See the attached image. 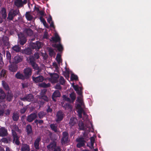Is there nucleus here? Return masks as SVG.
I'll list each match as a JSON object with an SVG mask.
<instances>
[{
    "mask_svg": "<svg viewBox=\"0 0 151 151\" xmlns=\"http://www.w3.org/2000/svg\"><path fill=\"white\" fill-rule=\"evenodd\" d=\"M77 101H78L80 103H81V105H83V102L82 101V100L80 99L79 97H78L77 98Z\"/></svg>",
    "mask_w": 151,
    "mask_h": 151,
    "instance_id": "nucleus-64",
    "label": "nucleus"
},
{
    "mask_svg": "<svg viewBox=\"0 0 151 151\" xmlns=\"http://www.w3.org/2000/svg\"><path fill=\"white\" fill-rule=\"evenodd\" d=\"M7 134V130L4 127H1L0 128V136L5 137Z\"/></svg>",
    "mask_w": 151,
    "mask_h": 151,
    "instance_id": "nucleus-17",
    "label": "nucleus"
},
{
    "mask_svg": "<svg viewBox=\"0 0 151 151\" xmlns=\"http://www.w3.org/2000/svg\"><path fill=\"white\" fill-rule=\"evenodd\" d=\"M61 149L59 146H57L53 151H61Z\"/></svg>",
    "mask_w": 151,
    "mask_h": 151,
    "instance_id": "nucleus-60",
    "label": "nucleus"
},
{
    "mask_svg": "<svg viewBox=\"0 0 151 151\" xmlns=\"http://www.w3.org/2000/svg\"><path fill=\"white\" fill-rule=\"evenodd\" d=\"M36 65L32 68L35 70H37V74H39V73L41 71L42 69L41 68H40L38 66L37 64Z\"/></svg>",
    "mask_w": 151,
    "mask_h": 151,
    "instance_id": "nucleus-37",
    "label": "nucleus"
},
{
    "mask_svg": "<svg viewBox=\"0 0 151 151\" xmlns=\"http://www.w3.org/2000/svg\"><path fill=\"white\" fill-rule=\"evenodd\" d=\"M26 41L27 39L26 38L24 37H22L19 38L18 42L20 45H23L26 43Z\"/></svg>",
    "mask_w": 151,
    "mask_h": 151,
    "instance_id": "nucleus-31",
    "label": "nucleus"
},
{
    "mask_svg": "<svg viewBox=\"0 0 151 151\" xmlns=\"http://www.w3.org/2000/svg\"><path fill=\"white\" fill-rule=\"evenodd\" d=\"M43 43L37 41L35 43L32 42L30 43V46L32 49L38 50L43 46Z\"/></svg>",
    "mask_w": 151,
    "mask_h": 151,
    "instance_id": "nucleus-5",
    "label": "nucleus"
},
{
    "mask_svg": "<svg viewBox=\"0 0 151 151\" xmlns=\"http://www.w3.org/2000/svg\"><path fill=\"white\" fill-rule=\"evenodd\" d=\"M77 121V120L76 118L74 117H71L69 122L70 126L72 127L76 124Z\"/></svg>",
    "mask_w": 151,
    "mask_h": 151,
    "instance_id": "nucleus-20",
    "label": "nucleus"
},
{
    "mask_svg": "<svg viewBox=\"0 0 151 151\" xmlns=\"http://www.w3.org/2000/svg\"><path fill=\"white\" fill-rule=\"evenodd\" d=\"M21 150V151H30V147L29 145L27 144H22Z\"/></svg>",
    "mask_w": 151,
    "mask_h": 151,
    "instance_id": "nucleus-22",
    "label": "nucleus"
},
{
    "mask_svg": "<svg viewBox=\"0 0 151 151\" xmlns=\"http://www.w3.org/2000/svg\"><path fill=\"white\" fill-rule=\"evenodd\" d=\"M22 57L20 55H17L14 58V62L15 63H18L22 62Z\"/></svg>",
    "mask_w": 151,
    "mask_h": 151,
    "instance_id": "nucleus-25",
    "label": "nucleus"
},
{
    "mask_svg": "<svg viewBox=\"0 0 151 151\" xmlns=\"http://www.w3.org/2000/svg\"><path fill=\"white\" fill-rule=\"evenodd\" d=\"M69 141V134L66 131H64L62 132V137L60 139V142L62 145L68 143Z\"/></svg>",
    "mask_w": 151,
    "mask_h": 151,
    "instance_id": "nucleus-2",
    "label": "nucleus"
},
{
    "mask_svg": "<svg viewBox=\"0 0 151 151\" xmlns=\"http://www.w3.org/2000/svg\"><path fill=\"white\" fill-rule=\"evenodd\" d=\"M61 57V55L59 54V53H58L56 57V60L59 64L62 61Z\"/></svg>",
    "mask_w": 151,
    "mask_h": 151,
    "instance_id": "nucleus-46",
    "label": "nucleus"
},
{
    "mask_svg": "<svg viewBox=\"0 0 151 151\" xmlns=\"http://www.w3.org/2000/svg\"><path fill=\"white\" fill-rule=\"evenodd\" d=\"M12 136L13 137V142L17 145H19L20 142L19 140V137L17 136V132L13 130H12Z\"/></svg>",
    "mask_w": 151,
    "mask_h": 151,
    "instance_id": "nucleus-7",
    "label": "nucleus"
},
{
    "mask_svg": "<svg viewBox=\"0 0 151 151\" xmlns=\"http://www.w3.org/2000/svg\"><path fill=\"white\" fill-rule=\"evenodd\" d=\"M25 17L29 21H31L33 18V17L30 14L29 12H26Z\"/></svg>",
    "mask_w": 151,
    "mask_h": 151,
    "instance_id": "nucleus-30",
    "label": "nucleus"
},
{
    "mask_svg": "<svg viewBox=\"0 0 151 151\" xmlns=\"http://www.w3.org/2000/svg\"><path fill=\"white\" fill-rule=\"evenodd\" d=\"M60 93L59 91L58 90H55L53 93L52 96V99L53 101H56V98L60 97Z\"/></svg>",
    "mask_w": 151,
    "mask_h": 151,
    "instance_id": "nucleus-15",
    "label": "nucleus"
},
{
    "mask_svg": "<svg viewBox=\"0 0 151 151\" xmlns=\"http://www.w3.org/2000/svg\"><path fill=\"white\" fill-rule=\"evenodd\" d=\"M18 15L19 16V17H18L17 19L15 20V21L18 22H22L23 20V18L22 17L21 13H20V15Z\"/></svg>",
    "mask_w": 151,
    "mask_h": 151,
    "instance_id": "nucleus-49",
    "label": "nucleus"
},
{
    "mask_svg": "<svg viewBox=\"0 0 151 151\" xmlns=\"http://www.w3.org/2000/svg\"><path fill=\"white\" fill-rule=\"evenodd\" d=\"M2 85L4 88L7 91H9V88L8 85L4 81H2Z\"/></svg>",
    "mask_w": 151,
    "mask_h": 151,
    "instance_id": "nucleus-45",
    "label": "nucleus"
},
{
    "mask_svg": "<svg viewBox=\"0 0 151 151\" xmlns=\"http://www.w3.org/2000/svg\"><path fill=\"white\" fill-rule=\"evenodd\" d=\"M41 140V138L39 137H37L35 141L34 146L35 149L37 150H38L40 149L39 143Z\"/></svg>",
    "mask_w": 151,
    "mask_h": 151,
    "instance_id": "nucleus-16",
    "label": "nucleus"
},
{
    "mask_svg": "<svg viewBox=\"0 0 151 151\" xmlns=\"http://www.w3.org/2000/svg\"><path fill=\"white\" fill-rule=\"evenodd\" d=\"M37 117V115L36 113H31L27 116V120L29 122H31Z\"/></svg>",
    "mask_w": 151,
    "mask_h": 151,
    "instance_id": "nucleus-11",
    "label": "nucleus"
},
{
    "mask_svg": "<svg viewBox=\"0 0 151 151\" xmlns=\"http://www.w3.org/2000/svg\"><path fill=\"white\" fill-rule=\"evenodd\" d=\"M23 73L26 79H28L32 74V69L29 67L26 68L23 70Z\"/></svg>",
    "mask_w": 151,
    "mask_h": 151,
    "instance_id": "nucleus-6",
    "label": "nucleus"
},
{
    "mask_svg": "<svg viewBox=\"0 0 151 151\" xmlns=\"http://www.w3.org/2000/svg\"><path fill=\"white\" fill-rule=\"evenodd\" d=\"M45 12L43 10H40L39 12L38 13V14H39L40 15L42 16L44 15Z\"/></svg>",
    "mask_w": 151,
    "mask_h": 151,
    "instance_id": "nucleus-62",
    "label": "nucleus"
},
{
    "mask_svg": "<svg viewBox=\"0 0 151 151\" xmlns=\"http://www.w3.org/2000/svg\"><path fill=\"white\" fill-rule=\"evenodd\" d=\"M12 50L16 52H19L21 50V47L18 45H15L12 48Z\"/></svg>",
    "mask_w": 151,
    "mask_h": 151,
    "instance_id": "nucleus-34",
    "label": "nucleus"
},
{
    "mask_svg": "<svg viewBox=\"0 0 151 151\" xmlns=\"http://www.w3.org/2000/svg\"><path fill=\"white\" fill-rule=\"evenodd\" d=\"M50 76V80L52 83H56L58 82V79L59 78V76L58 74L55 73L51 74Z\"/></svg>",
    "mask_w": 151,
    "mask_h": 151,
    "instance_id": "nucleus-9",
    "label": "nucleus"
},
{
    "mask_svg": "<svg viewBox=\"0 0 151 151\" xmlns=\"http://www.w3.org/2000/svg\"><path fill=\"white\" fill-rule=\"evenodd\" d=\"M63 107L65 108V109L71 110L72 109V106L71 105L68 103H65L62 105Z\"/></svg>",
    "mask_w": 151,
    "mask_h": 151,
    "instance_id": "nucleus-36",
    "label": "nucleus"
},
{
    "mask_svg": "<svg viewBox=\"0 0 151 151\" xmlns=\"http://www.w3.org/2000/svg\"><path fill=\"white\" fill-rule=\"evenodd\" d=\"M6 98V94L4 91L1 89L0 88V102L2 101L1 100L4 99Z\"/></svg>",
    "mask_w": 151,
    "mask_h": 151,
    "instance_id": "nucleus-29",
    "label": "nucleus"
},
{
    "mask_svg": "<svg viewBox=\"0 0 151 151\" xmlns=\"http://www.w3.org/2000/svg\"><path fill=\"white\" fill-rule=\"evenodd\" d=\"M57 147L56 142L53 141L50 142V144L47 146V147L50 151H52L54 150Z\"/></svg>",
    "mask_w": 151,
    "mask_h": 151,
    "instance_id": "nucleus-12",
    "label": "nucleus"
},
{
    "mask_svg": "<svg viewBox=\"0 0 151 151\" xmlns=\"http://www.w3.org/2000/svg\"><path fill=\"white\" fill-rule=\"evenodd\" d=\"M27 3V0H14V4L18 8L23 6Z\"/></svg>",
    "mask_w": 151,
    "mask_h": 151,
    "instance_id": "nucleus-8",
    "label": "nucleus"
},
{
    "mask_svg": "<svg viewBox=\"0 0 151 151\" xmlns=\"http://www.w3.org/2000/svg\"><path fill=\"white\" fill-rule=\"evenodd\" d=\"M19 114L18 112H14L13 113L12 118L14 121L17 122L19 120Z\"/></svg>",
    "mask_w": 151,
    "mask_h": 151,
    "instance_id": "nucleus-27",
    "label": "nucleus"
},
{
    "mask_svg": "<svg viewBox=\"0 0 151 151\" xmlns=\"http://www.w3.org/2000/svg\"><path fill=\"white\" fill-rule=\"evenodd\" d=\"M34 57L35 60L38 59L39 58V55L38 53H35L34 55Z\"/></svg>",
    "mask_w": 151,
    "mask_h": 151,
    "instance_id": "nucleus-53",
    "label": "nucleus"
},
{
    "mask_svg": "<svg viewBox=\"0 0 151 151\" xmlns=\"http://www.w3.org/2000/svg\"><path fill=\"white\" fill-rule=\"evenodd\" d=\"M6 70L5 69H2L0 73V79L1 78L4 77L6 75Z\"/></svg>",
    "mask_w": 151,
    "mask_h": 151,
    "instance_id": "nucleus-42",
    "label": "nucleus"
},
{
    "mask_svg": "<svg viewBox=\"0 0 151 151\" xmlns=\"http://www.w3.org/2000/svg\"><path fill=\"white\" fill-rule=\"evenodd\" d=\"M46 111L47 113H52V108H50V106H48L47 107V109L46 110Z\"/></svg>",
    "mask_w": 151,
    "mask_h": 151,
    "instance_id": "nucleus-54",
    "label": "nucleus"
},
{
    "mask_svg": "<svg viewBox=\"0 0 151 151\" xmlns=\"http://www.w3.org/2000/svg\"><path fill=\"white\" fill-rule=\"evenodd\" d=\"M13 97V94L8 93L6 96L7 100L9 101H10L12 100Z\"/></svg>",
    "mask_w": 151,
    "mask_h": 151,
    "instance_id": "nucleus-43",
    "label": "nucleus"
},
{
    "mask_svg": "<svg viewBox=\"0 0 151 151\" xmlns=\"http://www.w3.org/2000/svg\"><path fill=\"white\" fill-rule=\"evenodd\" d=\"M33 80L35 83L42 82L44 80V78L42 76H39L38 77H32Z\"/></svg>",
    "mask_w": 151,
    "mask_h": 151,
    "instance_id": "nucleus-14",
    "label": "nucleus"
},
{
    "mask_svg": "<svg viewBox=\"0 0 151 151\" xmlns=\"http://www.w3.org/2000/svg\"><path fill=\"white\" fill-rule=\"evenodd\" d=\"M19 15H20V12L19 9L13 10L9 12L7 19L9 21L12 20L15 17Z\"/></svg>",
    "mask_w": 151,
    "mask_h": 151,
    "instance_id": "nucleus-1",
    "label": "nucleus"
},
{
    "mask_svg": "<svg viewBox=\"0 0 151 151\" xmlns=\"http://www.w3.org/2000/svg\"><path fill=\"white\" fill-rule=\"evenodd\" d=\"M83 111H84L82 107L78 108V113L80 114H82Z\"/></svg>",
    "mask_w": 151,
    "mask_h": 151,
    "instance_id": "nucleus-58",
    "label": "nucleus"
},
{
    "mask_svg": "<svg viewBox=\"0 0 151 151\" xmlns=\"http://www.w3.org/2000/svg\"><path fill=\"white\" fill-rule=\"evenodd\" d=\"M52 40L55 42H60V38L58 34L56 33L54 37H52L51 38Z\"/></svg>",
    "mask_w": 151,
    "mask_h": 151,
    "instance_id": "nucleus-23",
    "label": "nucleus"
},
{
    "mask_svg": "<svg viewBox=\"0 0 151 151\" xmlns=\"http://www.w3.org/2000/svg\"><path fill=\"white\" fill-rule=\"evenodd\" d=\"M78 126L81 130H84L86 129L87 127L86 126H85L84 123L82 121H81L79 122L78 123Z\"/></svg>",
    "mask_w": 151,
    "mask_h": 151,
    "instance_id": "nucleus-32",
    "label": "nucleus"
},
{
    "mask_svg": "<svg viewBox=\"0 0 151 151\" xmlns=\"http://www.w3.org/2000/svg\"><path fill=\"white\" fill-rule=\"evenodd\" d=\"M52 46L57 48L58 51L59 52H61L63 50V47L60 43H59V44H53Z\"/></svg>",
    "mask_w": 151,
    "mask_h": 151,
    "instance_id": "nucleus-26",
    "label": "nucleus"
},
{
    "mask_svg": "<svg viewBox=\"0 0 151 151\" xmlns=\"http://www.w3.org/2000/svg\"><path fill=\"white\" fill-rule=\"evenodd\" d=\"M25 33L28 36H31L33 34V32L32 30L30 28L26 29L24 30Z\"/></svg>",
    "mask_w": 151,
    "mask_h": 151,
    "instance_id": "nucleus-35",
    "label": "nucleus"
},
{
    "mask_svg": "<svg viewBox=\"0 0 151 151\" xmlns=\"http://www.w3.org/2000/svg\"><path fill=\"white\" fill-rule=\"evenodd\" d=\"M21 52L22 54H25L27 55H30L32 54V50L29 47L26 48L24 50L22 51Z\"/></svg>",
    "mask_w": 151,
    "mask_h": 151,
    "instance_id": "nucleus-24",
    "label": "nucleus"
},
{
    "mask_svg": "<svg viewBox=\"0 0 151 151\" xmlns=\"http://www.w3.org/2000/svg\"><path fill=\"white\" fill-rule=\"evenodd\" d=\"M39 86L40 87L46 88L50 87V84L49 83L46 84L45 83H40Z\"/></svg>",
    "mask_w": 151,
    "mask_h": 151,
    "instance_id": "nucleus-41",
    "label": "nucleus"
},
{
    "mask_svg": "<svg viewBox=\"0 0 151 151\" xmlns=\"http://www.w3.org/2000/svg\"><path fill=\"white\" fill-rule=\"evenodd\" d=\"M34 99V96L31 94L26 95L24 97L21 98L20 100L23 101H31L33 100Z\"/></svg>",
    "mask_w": 151,
    "mask_h": 151,
    "instance_id": "nucleus-10",
    "label": "nucleus"
},
{
    "mask_svg": "<svg viewBox=\"0 0 151 151\" xmlns=\"http://www.w3.org/2000/svg\"><path fill=\"white\" fill-rule=\"evenodd\" d=\"M6 57L7 60H9V61H10L11 59V55L9 51H6Z\"/></svg>",
    "mask_w": 151,
    "mask_h": 151,
    "instance_id": "nucleus-48",
    "label": "nucleus"
},
{
    "mask_svg": "<svg viewBox=\"0 0 151 151\" xmlns=\"http://www.w3.org/2000/svg\"><path fill=\"white\" fill-rule=\"evenodd\" d=\"M15 77L17 79H20L23 80L26 79L24 75L19 71L18 72L15 74Z\"/></svg>",
    "mask_w": 151,
    "mask_h": 151,
    "instance_id": "nucleus-19",
    "label": "nucleus"
},
{
    "mask_svg": "<svg viewBox=\"0 0 151 151\" xmlns=\"http://www.w3.org/2000/svg\"><path fill=\"white\" fill-rule=\"evenodd\" d=\"M70 78L72 80H75L76 81L78 80V77L77 75L74 74H72Z\"/></svg>",
    "mask_w": 151,
    "mask_h": 151,
    "instance_id": "nucleus-47",
    "label": "nucleus"
},
{
    "mask_svg": "<svg viewBox=\"0 0 151 151\" xmlns=\"http://www.w3.org/2000/svg\"><path fill=\"white\" fill-rule=\"evenodd\" d=\"M0 13L2 18L4 19H5L7 17V12L6 9L4 7H2Z\"/></svg>",
    "mask_w": 151,
    "mask_h": 151,
    "instance_id": "nucleus-21",
    "label": "nucleus"
},
{
    "mask_svg": "<svg viewBox=\"0 0 151 151\" xmlns=\"http://www.w3.org/2000/svg\"><path fill=\"white\" fill-rule=\"evenodd\" d=\"M39 19H40L41 22H42L43 23V24H44L45 23L46 21L44 19V18H43L42 16L40 17Z\"/></svg>",
    "mask_w": 151,
    "mask_h": 151,
    "instance_id": "nucleus-55",
    "label": "nucleus"
},
{
    "mask_svg": "<svg viewBox=\"0 0 151 151\" xmlns=\"http://www.w3.org/2000/svg\"><path fill=\"white\" fill-rule=\"evenodd\" d=\"M49 55L50 56L52 57L55 54L54 51L53 50L52 48H50L49 50Z\"/></svg>",
    "mask_w": 151,
    "mask_h": 151,
    "instance_id": "nucleus-44",
    "label": "nucleus"
},
{
    "mask_svg": "<svg viewBox=\"0 0 151 151\" xmlns=\"http://www.w3.org/2000/svg\"><path fill=\"white\" fill-rule=\"evenodd\" d=\"M50 127L51 130L57 133L59 132L58 124H51L50 125Z\"/></svg>",
    "mask_w": 151,
    "mask_h": 151,
    "instance_id": "nucleus-18",
    "label": "nucleus"
},
{
    "mask_svg": "<svg viewBox=\"0 0 151 151\" xmlns=\"http://www.w3.org/2000/svg\"><path fill=\"white\" fill-rule=\"evenodd\" d=\"M52 19L51 16L50 15L49 17L47 19V21L48 23H50L51 22H52Z\"/></svg>",
    "mask_w": 151,
    "mask_h": 151,
    "instance_id": "nucleus-59",
    "label": "nucleus"
},
{
    "mask_svg": "<svg viewBox=\"0 0 151 151\" xmlns=\"http://www.w3.org/2000/svg\"><path fill=\"white\" fill-rule=\"evenodd\" d=\"M65 116L64 112L61 110H59L57 112L56 115L55 121L58 123H59L62 121Z\"/></svg>",
    "mask_w": 151,
    "mask_h": 151,
    "instance_id": "nucleus-4",
    "label": "nucleus"
},
{
    "mask_svg": "<svg viewBox=\"0 0 151 151\" xmlns=\"http://www.w3.org/2000/svg\"><path fill=\"white\" fill-rule=\"evenodd\" d=\"M17 69V66L16 65H11L9 66V70L12 72H16Z\"/></svg>",
    "mask_w": 151,
    "mask_h": 151,
    "instance_id": "nucleus-28",
    "label": "nucleus"
},
{
    "mask_svg": "<svg viewBox=\"0 0 151 151\" xmlns=\"http://www.w3.org/2000/svg\"><path fill=\"white\" fill-rule=\"evenodd\" d=\"M26 129L27 134L29 135L32 133V127L30 124H29L27 125Z\"/></svg>",
    "mask_w": 151,
    "mask_h": 151,
    "instance_id": "nucleus-33",
    "label": "nucleus"
},
{
    "mask_svg": "<svg viewBox=\"0 0 151 151\" xmlns=\"http://www.w3.org/2000/svg\"><path fill=\"white\" fill-rule=\"evenodd\" d=\"M27 107H25L21 109L20 112L21 114H24L27 110Z\"/></svg>",
    "mask_w": 151,
    "mask_h": 151,
    "instance_id": "nucleus-50",
    "label": "nucleus"
},
{
    "mask_svg": "<svg viewBox=\"0 0 151 151\" xmlns=\"http://www.w3.org/2000/svg\"><path fill=\"white\" fill-rule=\"evenodd\" d=\"M70 97L71 99L72 102H73L76 98V93L74 92H72L70 94Z\"/></svg>",
    "mask_w": 151,
    "mask_h": 151,
    "instance_id": "nucleus-39",
    "label": "nucleus"
},
{
    "mask_svg": "<svg viewBox=\"0 0 151 151\" xmlns=\"http://www.w3.org/2000/svg\"><path fill=\"white\" fill-rule=\"evenodd\" d=\"M58 81L61 85H63L65 84V81L63 76H60L59 79Z\"/></svg>",
    "mask_w": 151,
    "mask_h": 151,
    "instance_id": "nucleus-40",
    "label": "nucleus"
},
{
    "mask_svg": "<svg viewBox=\"0 0 151 151\" xmlns=\"http://www.w3.org/2000/svg\"><path fill=\"white\" fill-rule=\"evenodd\" d=\"M37 115L39 119H41L45 116L46 113L43 111H41L38 113Z\"/></svg>",
    "mask_w": 151,
    "mask_h": 151,
    "instance_id": "nucleus-38",
    "label": "nucleus"
},
{
    "mask_svg": "<svg viewBox=\"0 0 151 151\" xmlns=\"http://www.w3.org/2000/svg\"><path fill=\"white\" fill-rule=\"evenodd\" d=\"M41 99L44 100L45 101L47 102L48 101V99L47 96L44 95L41 96Z\"/></svg>",
    "mask_w": 151,
    "mask_h": 151,
    "instance_id": "nucleus-52",
    "label": "nucleus"
},
{
    "mask_svg": "<svg viewBox=\"0 0 151 151\" xmlns=\"http://www.w3.org/2000/svg\"><path fill=\"white\" fill-rule=\"evenodd\" d=\"M29 63L30 65L32 67H33L37 64L35 62V59L34 56L32 55H30L29 58Z\"/></svg>",
    "mask_w": 151,
    "mask_h": 151,
    "instance_id": "nucleus-13",
    "label": "nucleus"
},
{
    "mask_svg": "<svg viewBox=\"0 0 151 151\" xmlns=\"http://www.w3.org/2000/svg\"><path fill=\"white\" fill-rule=\"evenodd\" d=\"M63 98L65 101L69 102H70L71 100L69 98L67 97L66 95H63Z\"/></svg>",
    "mask_w": 151,
    "mask_h": 151,
    "instance_id": "nucleus-51",
    "label": "nucleus"
},
{
    "mask_svg": "<svg viewBox=\"0 0 151 151\" xmlns=\"http://www.w3.org/2000/svg\"><path fill=\"white\" fill-rule=\"evenodd\" d=\"M73 87L74 89L76 91H78L79 89L78 87V85H73Z\"/></svg>",
    "mask_w": 151,
    "mask_h": 151,
    "instance_id": "nucleus-63",
    "label": "nucleus"
},
{
    "mask_svg": "<svg viewBox=\"0 0 151 151\" xmlns=\"http://www.w3.org/2000/svg\"><path fill=\"white\" fill-rule=\"evenodd\" d=\"M55 88L56 89L61 90L62 87L60 84H57L55 86Z\"/></svg>",
    "mask_w": 151,
    "mask_h": 151,
    "instance_id": "nucleus-56",
    "label": "nucleus"
},
{
    "mask_svg": "<svg viewBox=\"0 0 151 151\" xmlns=\"http://www.w3.org/2000/svg\"><path fill=\"white\" fill-rule=\"evenodd\" d=\"M3 55L1 53H0V63L1 64L3 63Z\"/></svg>",
    "mask_w": 151,
    "mask_h": 151,
    "instance_id": "nucleus-61",
    "label": "nucleus"
},
{
    "mask_svg": "<svg viewBox=\"0 0 151 151\" xmlns=\"http://www.w3.org/2000/svg\"><path fill=\"white\" fill-rule=\"evenodd\" d=\"M76 141L77 143L76 144V147L77 148H81L85 146L86 142L84 138L83 137H78L76 139Z\"/></svg>",
    "mask_w": 151,
    "mask_h": 151,
    "instance_id": "nucleus-3",
    "label": "nucleus"
},
{
    "mask_svg": "<svg viewBox=\"0 0 151 151\" xmlns=\"http://www.w3.org/2000/svg\"><path fill=\"white\" fill-rule=\"evenodd\" d=\"M1 140L2 142L4 143H8V140L6 138H2Z\"/></svg>",
    "mask_w": 151,
    "mask_h": 151,
    "instance_id": "nucleus-57",
    "label": "nucleus"
}]
</instances>
